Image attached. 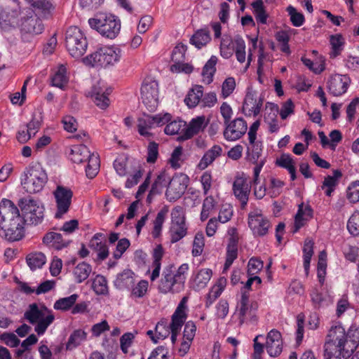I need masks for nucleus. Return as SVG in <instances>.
<instances>
[{"label": "nucleus", "mask_w": 359, "mask_h": 359, "mask_svg": "<svg viewBox=\"0 0 359 359\" xmlns=\"http://www.w3.org/2000/svg\"><path fill=\"white\" fill-rule=\"evenodd\" d=\"M359 344V327L352 325L346 332L341 325L331 327L324 345L325 359L349 358Z\"/></svg>", "instance_id": "1"}, {"label": "nucleus", "mask_w": 359, "mask_h": 359, "mask_svg": "<svg viewBox=\"0 0 359 359\" xmlns=\"http://www.w3.org/2000/svg\"><path fill=\"white\" fill-rule=\"evenodd\" d=\"M22 188L28 194L41 191L48 182L46 171L39 163L29 165L25 168L20 176Z\"/></svg>", "instance_id": "2"}, {"label": "nucleus", "mask_w": 359, "mask_h": 359, "mask_svg": "<svg viewBox=\"0 0 359 359\" xmlns=\"http://www.w3.org/2000/svg\"><path fill=\"white\" fill-rule=\"evenodd\" d=\"M68 157L74 163L88 162L86 173L88 178L93 179L97 175L100 166L99 156L93 153L91 154L86 145L72 146L68 153Z\"/></svg>", "instance_id": "3"}, {"label": "nucleus", "mask_w": 359, "mask_h": 359, "mask_svg": "<svg viewBox=\"0 0 359 359\" xmlns=\"http://www.w3.org/2000/svg\"><path fill=\"white\" fill-rule=\"evenodd\" d=\"M88 23L91 28L109 39L116 38L121 27L118 17L111 13H100L95 18H90Z\"/></svg>", "instance_id": "4"}, {"label": "nucleus", "mask_w": 359, "mask_h": 359, "mask_svg": "<svg viewBox=\"0 0 359 359\" xmlns=\"http://www.w3.org/2000/svg\"><path fill=\"white\" fill-rule=\"evenodd\" d=\"M122 50L116 46H104L84 58V62L92 67L107 68L118 62Z\"/></svg>", "instance_id": "5"}, {"label": "nucleus", "mask_w": 359, "mask_h": 359, "mask_svg": "<svg viewBox=\"0 0 359 359\" xmlns=\"http://www.w3.org/2000/svg\"><path fill=\"white\" fill-rule=\"evenodd\" d=\"M65 46L70 55L80 58L86 52L88 41L84 33L76 26L69 27L65 33Z\"/></svg>", "instance_id": "6"}, {"label": "nucleus", "mask_w": 359, "mask_h": 359, "mask_svg": "<svg viewBox=\"0 0 359 359\" xmlns=\"http://www.w3.org/2000/svg\"><path fill=\"white\" fill-rule=\"evenodd\" d=\"M25 223L37 225L41 224L44 218L45 208L39 201L31 197L21 198L18 202Z\"/></svg>", "instance_id": "7"}, {"label": "nucleus", "mask_w": 359, "mask_h": 359, "mask_svg": "<svg viewBox=\"0 0 359 359\" xmlns=\"http://www.w3.org/2000/svg\"><path fill=\"white\" fill-rule=\"evenodd\" d=\"M188 225L184 209L181 206L175 207L171 212V223L169 229L171 243H175L187 235Z\"/></svg>", "instance_id": "8"}, {"label": "nucleus", "mask_w": 359, "mask_h": 359, "mask_svg": "<svg viewBox=\"0 0 359 359\" xmlns=\"http://www.w3.org/2000/svg\"><path fill=\"white\" fill-rule=\"evenodd\" d=\"M20 212L17 206L9 199L4 198L0 203V236L5 231H9L8 226L20 220Z\"/></svg>", "instance_id": "9"}, {"label": "nucleus", "mask_w": 359, "mask_h": 359, "mask_svg": "<svg viewBox=\"0 0 359 359\" xmlns=\"http://www.w3.org/2000/svg\"><path fill=\"white\" fill-rule=\"evenodd\" d=\"M174 266H166L162 273L161 278L158 285V290L162 294H176L182 291L184 287L182 282L174 275Z\"/></svg>", "instance_id": "10"}, {"label": "nucleus", "mask_w": 359, "mask_h": 359, "mask_svg": "<svg viewBox=\"0 0 359 359\" xmlns=\"http://www.w3.org/2000/svg\"><path fill=\"white\" fill-rule=\"evenodd\" d=\"M170 119L171 115L168 113L163 115H144L137 120L138 133L144 137H151L152 134L149 132L150 129L155 126H163L170 121Z\"/></svg>", "instance_id": "11"}, {"label": "nucleus", "mask_w": 359, "mask_h": 359, "mask_svg": "<svg viewBox=\"0 0 359 359\" xmlns=\"http://www.w3.org/2000/svg\"><path fill=\"white\" fill-rule=\"evenodd\" d=\"M248 224L255 237L266 236L271 226L269 219L262 213L261 210H257L249 212Z\"/></svg>", "instance_id": "12"}, {"label": "nucleus", "mask_w": 359, "mask_h": 359, "mask_svg": "<svg viewBox=\"0 0 359 359\" xmlns=\"http://www.w3.org/2000/svg\"><path fill=\"white\" fill-rule=\"evenodd\" d=\"M53 196L57 207L55 217L60 219L69 210L73 197V191L69 187L58 185L53 191Z\"/></svg>", "instance_id": "13"}, {"label": "nucleus", "mask_w": 359, "mask_h": 359, "mask_svg": "<svg viewBox=\"0 0 359 359\" xmlns=\"http://www.w3.org/2000/svg\"><path fill=\"white\" fill-rule=\"evenodd\" d=\"M141 98L149 111H154L158 103V85L155 81H144L141 87Z\"/></svg>", "instance_id": "14"}, {"label": "nucleus", "mask_w": 359, "mask_h": 359, "mask_svg": "<svg viewBox=\"0 0 359 359\" xmlns=\"http://www.w3.org/2000/svg\"><path fill=\"white\" fill-rule=\"evenodd\" d=\"M224 126L223 135L227 141H236L241 139L248 129L247 122L243 118H236Z\"/></svg>", "instance_id": "15"}, {"label": "nucleus", "mask_w": 359, "mask_h": 359, "mask_svg": "<svg viewBox=\"0 0 359 359\" xmlns=\"http://www.w3.org/2000/svg\"><path fill=\"white\" fill-rule=\"evenodd\" d=\"M111 92V88L107 87L101 82H97L92 86L88 93L99 108L105 109L109 105L110 101L108 96Z\"/></svg>", "instance_id": "16"}, {"label": "nucleus", "mask_w": 359, "mask_h": 359, "mask_svg": "<svg viewBox=\"0 0 359 359\" xmlns=\"http://www.w3.org/2000/svg\"><path fill=\"white\" fill-rule=\"evenodd\" d=\"M351 79L347 75L336 74L327 80V88L333 96H341L346 93Z\"/></svg>", "instance_id": "17"}, {"label": "nucleus", "mask_w": 359, "mask_h": 359, "mask_svg": "<svg viewBox=\"0 0 359 359\" xmlns=\"http://www.w3.org/2000/svg\"><path fill=\"white\" fill-rule=\"evenodd\" d=\"M251 186L248 182L247 178L244 174H238L235 177L233 183V192L237 199L240 201L242 205L244 206L248 201L249 194L250 193Z\"/></svg>", "instance_id": "18"}, {"label": "nucleus", "mask_w": 359, "mask_h": 359, "mask_svg": "<svg viewBox=\"0 0 359 359\" xmlns=\"http://www.w3.org/2000/svg\"><path fill=\"white\" fill-rule=\"evenodd\" d=\"M207 125L208 122L205 121V116H200L192 118L187 128H184L183 133L177 137V140L184 141L191 139L200 132L203 131Z\"/></svg>", "instance_id": "19"}, {"label": "nucleus", "mask_w": 359, "mask_h": 359, "mask_svg": "<svg viewBox=\"0 0 359 359\" xmlns=\"http://www.w3.org/2000/svg\"><path fill=\"white\" fill-rule=\"evenodd\" d=\"M264 98L257 97L255 93H248L245 95L243 105V110L245 116H257L263 105Z\"/></svg>", "instance_id": "20"}, {"label": "nucleus", "mask_w": 359, "mask_h": 359, "mask_svg": "<svg viewBox=\"0 0 359 359\" xmlns=\"http://www.w3.org/2000/svg\"><path fill=\"white\" fill-rule=\"evenodd\" d=\"M88 247L96 252L98 261L105 260L109 256V248L106 244V236L102 233H96L89 241Z\"/></svg>", "instance_id": "21"}, {"label": "nucleus", "mask_w": 359, "mask_h": 359, "mask_svg": "<svg viewBox=\"0 0 359 359\" xmlns=\"http://www.w3.org/2000/svg\"><path fill=\"white\" fill-rule=\"evenodd\" d=\"M266 348L271 357H277L283 351L282 336L279 331L271 330L267 334Z\"/></svg>", "instance_id": "22"}, {"label": "nucleus", "mask_w": 359, "mask_h": 359, "mask_svg": "<svg viewBox=\"0 0 359 359\" xmlns=\"http://www.w3.org/2000/svg\"><path fill=\"white\" fill-rule=\"evenodd\" d=\"M20 7L18 4L13 6L7 5L0 11V25L4 27H14L18 24Z\"/></svg>", "instance_id": "23"}, {"label": "nucleus", "mask_w": 359, "mask_h": 359, "mask_svg": "<svg viewBox=\"0 0 359 359\" xmlns=\"http://www.w3.org/2000/svg\"><path fill=\"white\" fill-rule=\"evenodd\" d=\"M250 294L247 291H241V299L237 303L235 315L238 316L239 325H242L251 316L252 305L250 304Z\"/></svg>", "instance_id": "24"}, {"label": "nucleus", "mask_w": 359, "mask_h": 359, "mask_svg": "<svg viewBox=\"0 0 359 359\" xmlns=\"http://www.w3.org/2000/svg\"><path fill=\"white\" fill-rule=\"evenodd\" d=\"M43 243L49 248L60 250L67 248L71 243V240L63 238L61 233L50 231L44 235Z\"/></svg>", "instance_id": "25"}, {"label": "nucleus", "mask_w": 359, "mask_h": 359, "mask_svg": "<svg viewBox=\"0 0 359 359\" xmlns=\"http://www.w3.org/2000/svg\"><path fill=\"white\" fill-rule=\"evenodd\" d=\"M313 209L311 205H304L303 203L299 205L297 212L294 217V224L292 233H297L302 227H303L306 222L313 217Z\"/></svg>", "instance_id": "26"}, {"label": "nucleus", "mask_w": 359, "mask_h": 359, "mask_svg": "<svg viewBox=\"0 0 359 359\" xmlns=\"http://www.w3.org/2000/svg\"><path fill=\"white\" fill-rule=\"evenodd\" d=\"M135 283V274L130 269H124L117 274L114 280V287L119 290H129Z\"/></svg>", "instance_id": "27"}, {"label": "nucleus", "mask_w": 359, "mask_h": 359, "mask_svg": "<svg viewBox=\"0 0 359 359\" xmlns=\"http://www.w3.org/2000/svg\"><path fill=\"white\" fill-rule=\"evenodd\" d=\"M20 26L22 32L32 34H39L43 30L42 21L36 15L23 18Z\"/></svg>", "instance_id": "28"}, {"label": "nucleus", "mask_w": 359, "mask_h": 359, "mask_svg": "<svg viewBox=\"0 0 359 359\" xmlns=\"http://www.w3.org/2000/svg\"><path fill=\"white\" fill-rule=\"evenodd\" d=\"M34 10L36 15L48 18L54 9L51 0H25Z\"/></svg>", "instance_id": "29"}, {"label": "nucleus", "mask_w": 359, "mask_h": 359, "mask_svg": "<svg viewBox=\"0 0 359 359\" xmlns=\"http://www.w3.org/2000/svg\"><path fill=\"white\" fill-rule=\"evenodd\" d=\"M222 154V148L218 144L213 145L203 154L197 165V168L201 170H205L211 165L216 158L221 156Z\"/></svg>", "instance_id": "30"}, {"label": "nucleus", "mask_w": 359, "mask_h": 359, "mask_svg": "<svg viewBox=\"0 0 359 359\" xmlns=\"http://www.w3.org/2000/svg\"><path fill=\"white\" fill-rule=\"evenodd\" d=\"M186 185L182 184L178 179L170 180L165 192V196L169 201H175L184 193Z\"/></svg>", "instance_id": "31"}, {"label": "nucleus", "mask_w": 359, "mask_h": 359, "mask_svg": "<svg viewBox=\"0 0 359 359\" xmlns=\"http://www.w3.org/2000/svg\"><path fill=\"white\" fill-rule=\"evenodd\" d=\"M24 223L20 216V220L15 223L17 225L11 224L8 226L9 231H5L4 235L1 237L11 242L20 241L25 235Z\"/></svg>", "instance_id": "32"}, {"label": "nucleus", "mask_w": 359, "mask_h": 359, "mask_svg": "<svg viewBox=\"0 0 359 359\" xmlns=\"http://www.w3.org/2000/svg\"><path fill=\"white\" fill-rule=\"evenodd\" d=\"M164 250L163 246L159 244L154 249L153 251V262L152 266L154 268L150 279L151 281H154L160 275V271L161 268V260L163 257Z\"/></svg>", "instance_id": "33"}, {"label": "nucleus", "mask_w": 359, "mask_h": 359, "mask_svg": "<svg viewBox=\"0 0 359 359\" xmlns=\"http://www.w3.org/2000/svg\"><path fill=\"white\" fill-rule=\"evenodd\" d=\"M212 275L210 269H202L194 276L193 279V288L194 290H200L204 288L210 281Z\"/></svg>", "instance_id": "34"}, {"label": "nucleus", "mask_w": 359, "mask_h": 359, "mask_svg": "<svg viewBox=\"0 0 359 359\" xmlns=\"http://www.w3.org/2000/svg\"><path fill=\"white\" fill-rule=\"evenodd\" d=\"M46 313L47 314L43 309V305L39 308L37 304L33 303L29 305L28 309L24 313V317L30 324L34 325L46 316Z\"/></svg>", "instance_id": "35"}, {"label": "nucleus", "mask_w": 359, "mask_h": 359, "mask_svg": "<svg viewBox=\"0 0 359 359\" xmlns=\"http://www.w3.org/2000/svg\"><path fill=\"white\" fill-rule=\"evenodd\" d=\"M211 40L210 31L208 29H201L195 32L190 39V43L201 49L206 46Z\"/></svg>", "instance_id": "36"}, {"label": "nucleus", "mask_w": 359, "mask_h": 359, "mask_svg": "<svg viewBox=\"0 0 359 359\" xmlns=\"http://www.w3.org/2000/svg\"><path fill=\"white\" fill-rule=\"evenodd\" d=\"M43 309L47 313V314L36 323L34 327L35 332L39 336L43 335L45 333L47 328L53 323L55 320V316L53 314L51 310H49L45 305H43Z\"/></svg>", "instance_id": "37"}, {"label": "nucleus", "mask_w": 359, "mask_h": 359, "mask_svg": "<svg viewBox=\"0 0 359 359\" xmlns=\"http://www.w3.org/2000/svg\"><path fill=\"white\" fill-rule=\"evenodd\" d=\"M91 271L92 266L90 264L85 262L78 264L73 271L75 281L77 283H81L88 278Z\"/></svg>", "instance_id": "38"}, {"label": "nucleus", "mask_w": 359, "mask_h": 359, "mask_svg": "<svg viewBox=\"0 0 359 359\" xmlns=\"http://www.w3.org/2000/svg\"><path fill=\"white\" fill-rule=\"evenodd\" d=\"M203 88L201 86H196L188 93L184 99V102L189 108H194L200 104L201 97H203Z\"/></svg>", "instance_id": "39"}, {"label": "nucleus", "mask_w": 359, "mask_h": 359, "mask_svg": "<svg viewBox=\"0 0 359 359\" xmlns=\"http://www.w3.org/2000/svg\"><path fill=\"white\" fill-rule=\"evenodd\" d=\"M252 13L258 23L262 25L266 24L267 18L269 17L263 0H255L251 4Z\"/></svg>", "instance_id": "40"}, {"label": "nucleus", "mask_w": 359, "mask_h": 359, "mask_svg": "<svg viewBox=\"0 0 359 359\" xmlns=\"http://www.w3.org/2000/svg\"><path fill=\"white\" fill-rule=\"evenodd\" d=\"M217 60L218 59L215 55H212L203 68L202 75L204 81L208 84L213 81V76L216 72V65Z\"/></svg>", "instance_id": "41"}, {"label": "nucleus", "mask_w": 359, "mask_h": 359, "mask_svg": "<svg viewBox=\"0 0 359 359\" xmlns=\"http://www.w3.org/2000/svg\"><path fill=\"white\" fill-rule=\"evenodd\" d=\"M68 81L69 78L67 75V68L64 65H60L52 76V85L62 89L67 85Z\"/></svg>", "instance_id": "42"}, {"label": "nucleus", "mask_w": 359, "mask_h": 359, "mask_svg": "<svg viewBox=\"0 0 359 359\" xmlns=\"http://www.w3.org/2000/svg\"><path fill=\"white\" fill-rule=\"evenodd\" d=\"M87 333L81 329L74 330L69 336L66 344V349L72 351L86 339Z\"/></svg>", "instance_id": "43"}, {"label": "nucleus", "mask_w": 359, "mask_h": 359, "mask_svg": "<svg viewBox=\"0 0 359 359\" xmlns=\"http://www.w3.org/2000/svg\"><path fill=\"white\" fill-rule=\"evenodd\" d=\"M330 43L332 47L330 57L335 58L341 55L345 44V40L341 34H337L331 35L330 37Z\"/></svg>", "instance_id": "44"}, {"label": "nucleus", "mask_w": 359, "mask_h": 359, "mask_svg": "<svg viewBox=\"0 0 359 359\" xmlns=\"http://www.w3.org/2000/svg\"><path fill=\"white\" fill-rule=\"evenodd\" d=\"M26 262L31 270L41 268L46 262V257L42 252H33L26 257Z\"/></svg>", "instance_id": "45"}, {"label": "nucleus", "mask_w": 359, "mask_h": 359, "mask_svg": "<svg viewBox=\"0 0 359 359\" xmlns=\"http://www.w3.org/2000/svg\"><path fill=\"white\" fill-rule=\"evenodd\" d=\"M231 45L235 50V54L237 60L243 63L245 61V42L240 36H236L232 41Z\"/></svg>", "instance_id": "46"}, {"label": "nucleus", "mask_w": 359, "mask_h": 359, "mask_svg": "<svg viewBox=\"0 0 359 359\" xmlns=\"http://www.w3.org/2000/svg\"><path fill=\"white\" fill-rule=\"evenodd\" d=\"M79 295L73 294L69 297H63L57 299L53 305L55 310L68 311L75 304Z\"/></svg>", "instance_id": "47"}, {"label": "nucleus", "mask_w": 359, "mask_h": 359, "mask_svg": "<svg viewBox=\"0 0 359 359\" xmlns=\"http://www.w3.org/2000/svg\"><path fill=\"white\" fill-rule=\"evenodd\" d=\"M149 287V283L146 280H140L137 285H134L131 287L130 290V297L132 299H140L144 297Z\"/></svg>", "instance_id": "48"}, {"label": "nucleus", "mask_w": 359, "mask_h": 359, "mask_svg": "<svg viewBox=\"0 0 359 359\" xmlns=\"http://www.w3.org/2000/svg\"><path fill=\"white\" fill-rule=\"evenodd\" d=\"M170 180L165 171L161 172L151 185V192L161 194L163 187L169 184Z\"/></svg>", "instance_id": "49"}, {"label": "nucleus", "mask_w": 359, "mask_h": 359, "mask_svg": "<svg viewBox=\"0 0 359 359\" xmlns=\"http://www.w3.org/2000/svg\"><path fill=\"white\" fill-rule=\"evenodd\" d=\"M304 268L306 274L308 275L311 257L313 255V243L311 241L306 240L303 248Z\"/></svg>", "instance_id": "50"}, {"label": "nucleus", "mask_w": 359, "mask_h": 359, "mask_svg": "<svg viewBox=\"0 0 359 359\" xmlns=\"http://www.w3.org/2000/svg\"><path fill=\"white\" fill-rule=\"evenodd\" d=\"M168 212L166 209H161L158 213L154 221V228L152 230V236L154 238L159 237L161 233L163 224L165 219Z\"/></svg>", "instance_id": "51"}, {"label": "nucleus", "mask_w": 359, "mask_h": 359, "mask_svg": "<svg viewBox=\"0 0 359 359\" xmlns=\"http://www.w3.org/2000/svg\"><path fill=\"white\" fill-rule=\"evenodd\" d=\"M92 287L97 294H106L108 293L107 280L102 275H97L93 280Z\"/></svg>", "instance_id": "52"}, {"label": "nucleus", "mask_w": 359, "mask_h": 359, "mask_svg": "<svg viewBox=\"0 0 359 359\" xmlns=\"http://www.w3.org/2000/svg\"><path fill=\"white\" fill-rule=\"evenodd\" d=\"M187 318V314H182L175 311L171 317V323L168 325L170 331L179 332L185 323Z\"/></svg>", "instance_id": "53"}, {"label": "nucleus", "mask_w": 359, "mask_h": 359, "mask_svg": "<svg viewBox=\"0 0 359 359\" xmlns=\"http://www.w3.org/2000/svg\"><path fill=\"white\" fill-rule=\"evenodd\" d=\"M154 332L156 333L159 340L167 338L170 333L168 320L166 318L161 319L156 325Z\"/></svg>", "instance_id": "54"}, {"label": "nucleus", "mask_w": 359, "mask_h": 359, "mask_svg": "<svg viewBox=\"0 0 359 359\" xmlns=\"http://www.w3.org/2000/svg\"><path fill=\"white\" fill-rule=\"evenodd\" d=\"M215 205L216 202L212 196H207L204 199L200 216L202 222L205 221L208 218L210 212L214 209Z\"/></svg>", "instance_id": "55"}, {"label": "nucleus", "mask_w": 359, "mask_h": 359, "mask_svg": "<svg viewBox=\"0 0 359 359\" xmlns=\"http://www.w3.org/2000/svg\"><path fill=\"white\" fill-rule=\"evenodd\" d=\"M167 125L164 128V132L166 135H174L179 134V132L182 130L183 131L186 126V122L182 120H175L170 122L166 123Z\"/></svg>", "instance_id": "56"}, {"label": "nucleus", "mask_w": 359, "mask_h": 359, "mask_svg": "<svg viewBox=\"0 0 359 359\" xmlns=\"http://www.w3.org/2000/svg\"><path fill=\"white\" fill-rule=\"evenodd\" d=\"M342 177V172L339 170H334L333 175H327L325 177L323 184L321 186L322 189L325 188H333L335 189L339 184V180Z\"/></svg>", "instance_id": "57"}, {"label": "nucleus", "mask_w": 359, "mask_h": 359, "mask_svg": "<svg viewBox=\"0 0 359 359\" xmlns=\"http://www.w3.org/2000/svg\"><path fill=\"white\" fill-rule=\"evenodd\" d=\"M276 165L289 170L295 168L292 156L290 154L283 153L276 160Z\"/></svg>", "instance_id": "58"}, {"label": "nucleus", "mask_w": 359, "mask_h": 359, "mask_svg": "<svg viewBox=\"0 0 359 359\" xmlns=\"http://www.w3.org/2000/svg\"><path fill=\"white\" fill-rule=\"evenodd\" d=\"M287 11L288 12L290 17V21L293 26L300 27L304 23V15L303 13L297 12V9L294 6L290 5L287 8Z\"/></svg>", "instance_id": "59"}, {"label": "nucleus", "mask_w": 359, "mask_h": 359, "mask_svg": "<svg viewBox=\"0 0 359 359\" xmlns=\"http://www.w3.org/2000/svg\"><path fill=\"white\" fill-rule=\"evenodd\" d=\"M204 245L205 242L203 233H196L193 242V248L191 251L192 255L194 257H198L201 255L203 251Z\"/></svg>", "instance_id": "60"}, {"label": "nucleus", "mask_w": 359, "mask_h": 359, "mask_svg": "<svg viewBox=\"0 0 359 359\" xmlns=\"http://www.w3.org/2000/svg\"><path fill=\"white\" fill-rule=\"evenodd\" d=\"M347 229L353 236L359 235V211H355L347 222Z\"/></svg>", "instance_id": "61"}, {"label": "nucleus", "mask_w": 359, "mask_h": 359, "mask_svg": "<svg viewBox=\"0 0 359 359\" xmlns=\"http://www.w3.org/2000/svg\"><path fill=\"white\" fill-rule=\"evenodd\" d=\"M187 46L182 43H178L172 52L171 59L173 64L180 62H184Z\"/></svg>", "instance_id": "62"}, {"label": "nucleus", "mask_w": 359, "mask_h": 359, "mask_svg": "<svg viewBox=\"0 0 359 359\" xmlns=\"http://www.w3.org/2000/svg\"><path fill=\"white\" fill-rule=\"evenodd\" d=\"M278 111L279 108L278 104L271 102H267L266 104V112L264 117V122L266 123L278 119L277 116Z\"/></svg>", "instance_id": "63"}, {"label": "nucleus", "mask_w": 359, "mask_h": 359, "mask_svg": "<svg viewBox=\"0 0 359 359\" xmlns=\"http://www.w3.org/2000/svg\"><path fill=\"white\" fill-rule=\"evenodd\" d=\"M347 198L353 203L359 201V181H355L348 186Z\"/></svg>", "instance_id": "64"}]
</instances>
